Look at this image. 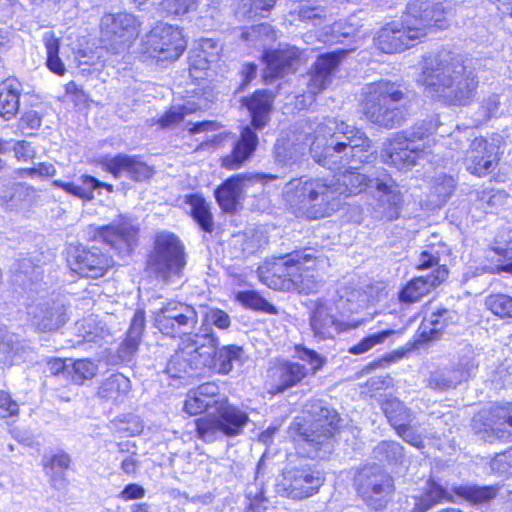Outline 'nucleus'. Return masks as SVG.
Returning <instances> with one entry per match:
<instances>
[{
    "label": "nucleus",
    "mask_w": 512,
    "mask_h": 512,
    "mask_svg": "<svg viewBox=\"0 0 512 512\" xmlns=\"http://www.w3.org/2000/svg\"><path fill=\"white\" fill-rule=\"evenodd\" d=\"M308 369L299 363H285L273 371V392L281 393L294 387L307 375Z\"/></svg>",
    "instance_id": "72a5a7b5"
},
{
    "label": "nucleus",
    "mask_w": 512,
    "mask_h": 512,
    "mask_svg": "<svg viewBox=\"0 0 512 512\" xmlns=\"http://www.w3.org/2000/svg\"><path fill=\"white\" fill-rule=\"evenodd\" d=\"M374 457L380 461L402 463L404 460L403 447L395 441H382L374 448Z\"/></svg>",
    "instance_id": "49530a36"
},
{
    "label": "nucleus",
    "mask_w": 512,
    "mask_h": 512,
    "mask_svg": "<svg viewBox=\"0 0 512 512\" xmlns=\"http://www.w3.org/2000/svg\"><path fill=\"white\" fill-rule=\"evenodd\" d=\"M185 48L182 32L168 24H158L142 39V52L161 62L177 60Z\"/></svg>",
    "instance_id": "4468645a"
},
{
    "label": "nucleus",
    "mask_w": 512,
    "mask_h": 512,
    "mask_svg": "<svg viewBox=\"0 0 512 512\" xmlns=\"http://www.w3.org/2000/svg\"><path fill=\"white\" fill-rule=\"evenodd\" d=\"M43 41L46 48V65L48 69L57 74V75H64L66 68L64 63L59 57V48H60V42L59 39L55 37V35L52 32H46L43 35Z\"/></svg>",
    "instance_id": "a19ab883"
},
{
    "label": "nucleus",
    "mask_w": 512,
    "mask_h": 512,
    "mask_svg": "<svg viewBox=\"0 0 512 512\" xmlns=\"http://www.w3.org/2000/svg\"><path fill=\"white\" fill-rule=\"evenodd\" d=\"M187 203L191 208V215L198 225L206 232H212L213 220L209 206L205 199L197 194L187 197Z\"/></svg>",
    "instance_id": "58836bf2"
},
{
    "label": "nucleus",
    "mask_w": 512,
    "mask_h": 512,
    "mask_svg": "<svg viewBox=\"0 0 512 512\" xmlns=\"http://www.w3.org/2000/svg\"><path fill=\"white\" fill-rule=\"evenodd\" d=\"M249 422L248 414L232 405L228 399L222 400L213 414L195 421L197 436L204 442H214L226 437L240 435Z\"/></svg>",
    "instance_id": "9d476101"
},
{
    "label": "nucleus",
    "mask_w": 512,
    "mask_h": 512,
    "mask_svg": "<svg viewBox=\"0 0 512 512\" xmlns=\"http://www.w3.org/2000/svg\"><path fill=\"white\" fill-rule=\"evenodd\" d=\"M395 429L397 434L402 437L405 442L416 448L423 447L421 435L414 430V428L411 426V422H404Z\"/></svg>",
    "instance_id": "13d9d810"
},
{
    "label": "nucleus",
    "mask_w": 512,
    "mask_h": 512,
    "mask_svg": "<svg viewBox=\"0 0 512 512\" xmlns=\"http://www.w3.org/2000/svg\"><path fill=\"white\" fill-rule=\"evenodd\" d=\"M409 16L413 15L415 27L422 28L419 34L425 38L433 30H445L450 26L453 15L452 9L442 3H431L424 0H414L408 3L406 8Z\"/></svg>",
    "instance_id": "412c9836"
},
{
    "label": "nucleus",
    "mask_w": 512,
    "mask_h": 512,
    "mask_svg": "<svg viewBox=\"0 0 512 512\" xmlns=\"http://www.w3.org/2000/svg\"><path fill=\"white\" fill-rule=\"evenodd\" d=\"M219 340L213 330L202 327L194 335L182 339L167 363V373L180 377L189 370L214 368L219 374H229L234 364H242L244 351L236 345H226L217 350Z\"/></svg>",
    "instance_id": "f03ea898"
},
{
    "label": "nucleus",
    "mask_w": 512,
    "mask_h": 512,
    "mask_svg": "<svg viewBox=\"0 0 512 512\" xmlns=\"http://www.w3.org/2000/svg\"><path fill=\"white\" fill-rule=\"evenodd\" d=\"M225 399L226 397L219 393V387L215 383L208 382L188 393L184 409L190 415H196L210 408L216 410L220 402Z\"/></svg>",
    "instance_id": "7c9ffc66"
},
{
    "label": "nucleus",
    "mask_w": 512,
    "mask_h": 512,
    "mask_svg": "<svg viewBox=\"0 0 512 512\" xmlns=\"http://www.w3.org/2000/svg\"><path fill=\"white\" fill-rule=\"evenodd\" d=\"M137 230L126 221L112 223L99 229V237L119 254H128L136 240Z\"/></svg>",
    "instance_id": "c756f323"
},
{
    "label": "nucleus",
    "mask_w": 512,
    "mask_h": 512,
    "mask_svg": "<svg viewBox=\"0 0 512 512\" xmlns=\"http://www.w3.org/2000/svg\"><path fill=\"white\" fill-rule=\"evenodd\" d=\"M498 147L484 138H475L471 141L465 154L466 169L479 177L492 172L499 161Z\"/></svg>",
    "instance_id": "b1692460"
},
{
    "label": "nucleus",
    "mask_w": 512,
    "mask_h": 512,
    "mask_svg": "<svg viewBox=\"0 0 512 512\" xmlns=\"http://www.w3.org/2000/svg\"><path fill=\"white\" fill-rule=\"evenodd\" d=\"M198 311L191 305L170 301L154 313L156 328L170 337L181 336V341L189 335L198 323Z\"/></svg>",
    "instance_id": "2eb2a0df"
},
{
    "label": "nucleus",
    "mask_w": 512,
    "mask_h": 512,
    "mask_svg": "<svg viewBox=\"0 0 512 512\" xmlns=\"http://www.w3.org/2000/svg\"><path fill=\"white\" fill-rule=\"evenodd\" d=\"M509 468H512V449L496 455L491 461V469L497 473H509Z\"/></svg>",
    "instance_id": "69168bd1"
},
{
    "label": "nucleus",
    "mask_w": 512,
    "mask_h": 512,
    "mask_svg": "<svg viewBox=\"0 0 512 512\" xmlns=\"http://www.w3.org/2000/svg\"><path fill=\"white\" fill-rule=\"evenodd\" d=\"M367 188L378 193V204L382 210L377 211L375 217L385 220L398 218L402 195L384 170L372 176L350 168L337 177V183L306 176L294 178L284 186L283 199L297 217L319 219L338 209L339 195L357 194Z\"/></svg>",
    "instance_id": "f257e3e1"
},
{
    "label": "nucleus",
    "mask_w": 512,
    "mask_h": 512,
    "mask_svg": "<svg viewBox=\"0 0 512 512\" xmlns=\"http://www.w3.org/2000/svg\"><path fill=\"white\" fill-rule=\"evenodd\" d=\"M144 329L145 313L143 310H137L131 320L130 327L127 331V337L140 342Z\"/></svg>",
    "instance_id": "052dcab7"
},
{
    "label": "nucleus",
    "mask_w": 512,
    "mask_h": 512,
    "mask_svg": "<svg viewBox=\"0 0 512 512\" xmlns=\"http://www.w3.org/2000/svg\"><path fill=\"white\" fill-rule=\"evenodd\" d=\"M418 82L425 91L451 105H468L477 93L475 70L458 59H428Z\"/></svg>",
    "instance_id": "20e7f679"
},
{
    "label": "nucleus",
    "mask_w": 512,
    "mask_h": 512,
    "mask_svg": "<svg viewBox=\"0 0 512 512\" xmlns=\"http://www.w3.org/2000/svg\"><path fill=\"white\" fill-rule=\"evenodd\" d=\"M394 333L393 330H385L371 334L362 339L358 344L350 347L349 352L354 355L366 353L374 346L382 344L389 336Z\"/></svg>",
    "instance_id": "603ef678"
},
{
    "label": "nucleus",
    "mask_w": 512,
    "mask_h": 512,
    "mask_svg": "<svg viewBox=\"0 0 512 512\" xmlns=\"http://www.w3.org/2000/svg\"><path fill=\"white\" fill-rule=\"evenodd\" d=\"M67 263L73 272L90 279L104 277L114 265L112 257L95 246L71 249L68 253Z\"/></svg>",
    "instance_id": "6ab92c4d"
},
{
    "label": "nucleus",
    "mask_w": 512,
    "mask_h": 512,
    "mask_svg": "<svg viewBox=\"0 0 512 512\" xmlns=\"http://www.w3.org/2000/svg\"><path fill=\"white\" fill-rule=\"evenodd\" d=\"M457 319V313L454 310L438 309L424 318L419 328L420 337L425 341L435 340L446 327L455 323Z\"/></svg>",
    "instance_id": "473e14b6"
},
{
    "label": "nucleus",
    "mask_w": 512,
    "mask_h": 512,
    "mask_svg": "<svg viewBox=\"0 0 512 512\" xmlns=\"http://www.w3.org/2000/svg\"><path fill=\"white\" fill-rule=\"evenodd\" d=\"M102 166L116 178L126 175L135 181L147 180L153 174L152 168L137 155L106 156L102 159Z\"/></svg>",
    "instance_id": "a878e982"
},
{
    "label": "nucleus",
    "mask_w": 512,
    "mask_h": 512,
    "mask_svg": "<svg viewBox=\"0 0 512 512\" xmlns=\"http://www.w3.org/2000/svg\"><path fill=\"white\" fill-rule=\"evenodd\" d=\"M131 390L129 378L121 373L112 374L104 379L98 388L97 397L103 403L114 405L123 403Z\"/></svg>",
    "instance_id": "2f4dec72"
},
{
    "label": "nucleus",
    "mask_w": 512,
    "mask_h": 512,
    "mask_svg": "<svg viewBox=\"0 0 512 512\" xmlns=\"http://www.w3.org/2000/svg\"><path fill=\"white\" fill-rule=\"evenodd\" d=\"M362 96L363 113L373 124L392 129L406 120L408 94L400 84L384 79L372 82L363 87Z\"/></svg>",
    "instance_id": "39448f33"
},
{
    "label": "nucleus",
    "mask_w": 512,
    "mask_h": 512,
    "mask_svg": "<svg viewBox=\"0 0 512 512\" xmlns=\"http://www.w3.org/2000/svg\"><path fill=\"white\" fill-rule=\"evenodd\" d=\"M323 483L324 476L319 470L303 466L284 471L277 489L286 497L304 499L317 493Z\"/></svg>",
    "instance_id": "a211bd4d"
},
{
    "label": "nucleus",
    "mask_w": 512,
    "mask_h": 512,
    "mask_svg": "<svg viewBox=\"0 0 512 512\" xmlns=\"http://www.w3.org/2000/svg\"><path fill=\"white\" fill-rule=\"evenodd\" d=\"M23 173L31 178L41 177V178H49L56 174V169L51 163H37L32 168H27L23 170Z\"/></svg>",
    "instance_id": "338daca9"
},
{
    "label": "nucleus",
    "mask_w": 512,
    "mask_h": 512,
    "mask_svg": "<svg viewBox=\"0 0 512 512\" xmlns=\"http://www.w3.org/2000/svg\"><path fill=\"white\" fill-rule=\"evenodd\" d=\"M240 3L237 8V15L246 18H254L256 16L264 17L266 12L274 6L276 0L267 1L264 3L262 0H239Z\"/></svg>",
    "instance_id": "de8ad7c7"
},
{
    "label": "nucleus",
    "mask_w": 512,
    "mask_h": 512,
    "mask_svg": "<svg viewBox=\"0 0 512 512\" xmlns=\"http://www.w3.org/2000/svg\"><path fill=\"white\" fill-rule=\"evenodd\" d=\"M197 50L206 54L210 61H218L222 48L217 41L207 38L200 41Z\"/></svg>",
    "instance_id": "774afa93"
},
{
    "label": "nucleus",
    "mask_w": 512,
    "mask_h": 512,
    "mask_svg": "<svg viewBox=\"0 0 512 512\" xmlns=\"http://www.w3.org/2000/svg\"><path fill=\"white\" fill-rule=\"evenodd\" d=\"M453 491L460 497H463L474 503L487 502L493 499L497 494V489L492 486H459L454 487Z\"/></svg>",
    "instance_id": "a18cd8bd"
},
{
    "label": "nucleus",
    "mask_w": 512,
    "mask_h": 512,
    "mask_svg": "<svg viewBox=\"0 0 512 512\" xmlns=\"http://www.w3.org/2000/svg\"><path fill=\"white\" fill-rule=\"evenodd\" d=\"M241 38L258 48H265L276 39V32L268 23L250 27L241 33Z\"/></svg>",
    "instance_id": "ea45409f"
},
{
    "label": "nucleus",
    "mask_w": 512,
    "mask_h": 512,
    "mask_svg": "<svg viewBox=\"0 0 512 512\" xmlns=\"http://www.w3.org/2000/svg\"><path fill=\"white\" fill-rule=\"evenodd\" d=\"M0 410L2 418L13 417L19 413L17 402L11 398L8 392L3 390H0Z\"/></svg>",
    "instance_id": "680f3d73"
},
{
    "label": "nucleus",
    "mask_w": 512,
    "mask_h": 512,
    "mask_svg": "<svg viewBox=\"0 0 512 512\" xmlns=\"http://www.w3.org/2000/svg\"><path fill=\"white\" fill-rule=\"evenodd\" d=\"M186 265L184 246L172 233H160L147 261L148 270L163 281L179 277Z\"/></svg>",
    "instance_id": "f8f14e48"
},
{
    "label": "nucleus",
    "mask_w": 512,
    "mask_h": 512,
    "mask_svg": "<svg viewBox=\"0 0 512 512\" xmlns=\"http://www.w3.org/2000/svg\"><path fill=\"white\" fill-rule=\"evenodd\" d=\"M478 362L475 360V351L466 345L459 356L458 362L450 368L438 370L431 374L429 386L436 390H449L467 381L476 374Z\"/></svg>",
    "instance_id": "aec40b11"
},
{
    "label": "nucleus",
    "mask_w": 512,
    "mask_h": 512,
    "mask_svg": "<svg viewBox=\"0 0 512 512\" xmlns=\"http://www.w3.org/2000/svg\"><path fill=\"white\" fill-rule=\"evenodd\" d=\"M302 57V52L294 46H285L273 51H266L264 59L266 70L264 78L281 77L296 69Z\"/></svg>",
    "instance_id": "cd10ccee"
},
{
    "label": "nucleus",
    "mask_w": 512,
    "mask_h": 512,
    "mask_svg": "<svg viewBox=\"0 0 512 512\" xmlns=\"http://www.w3.org/2000/svg\"><path fill=\"white\" fill-rule=\"evenodd\" d=\"M344 54V51H339L323 54L317 58L313 70L306 77L307 92L297 96L300 108L310 106L314 102V97L331 83L332 74Z\"/></svg>",
    "instance_id": "4be33fe9"
},
{
    "label": "nucleus",
    "mask_w": 512,
    "mask_h": 512,
    "mask_svg": "<svg viewBox=\"0 0 512 512\" xmlns=\"http://www.w3.org/2000/svg\"><path fill=\"white\" fill-rule=\"evenodd\" d=\"M100 26L102 39L115 53L126 50L139 33V22L130 13L105 14Z\"/></svg>",
    "instance_id": "f3484780"
},
{
    "label": "nucleus",
    "mask_w": 512,
    "mask_h": 512,
    "mask_svg": "<svg viewBox=\"0 0 512 512\" xmlns=\"http://www.w3.org/2000/svg\"><path fill=\"white\" fill-rule=\"evenodd\" d=\"M278 177L274 174L266 173H242L227 179L215 191V197L219 206L226 212L236 210L237 204L247 182H259L266 184L276 180Z\"/></svg>",
    "instance_id": "5701e85b"
},
{
    "label": "nucleus",
    "mask_w": 512,
    "mask_h": 512,
    "mask_svg": "<svg viewBox=\"0 0 512 512\" xmlns=\"http://www.w3.org/2000/svg\"><path fill=\"white\" fill-rule=\"evenodd\" d=\"M231 245L234 249L239 250V253L235 254V257L253 254L260 247L259 241L256 240L253 235H249V233L233 236Z\"/></svg>",
    "instance_id": "864d4df0"
},
{
    "label": "nucleus",
    "mask_w": 512,
    "mask_h": 512,
    "mask_svg": "<svg viewBox=\"0 0 512 512\" xmlns=\"http://www.w3.org/2000/svg\"><path fill=\"white\" fill-rule=\"evenodd\" d=\"M435 124L422 120L408 130L396 133L385 150L384 162L398 170L409 169L421 160L433 161Z\"/></svg>",
    "instance_id": "423d86ee"
},
{
    "label": "nucleus",
    "mask_w": 512,
    "mask_h": 512,
    "mask_svg": "<svg viewBox=\"0 0 512 512\" xmlns=\"http://www.w3.org/2000/svg\"><path fill=\"white\" fill-rule=\"evenodd\" d=\"M316 266L317 257L313 249L294 251L278 258L264 279L275 290L293 287L299 292L310 294L319 286L318 276L315 274Z\"/></svg>",
    "instance_id": "0eeeda50"
},
{
    "label": "nucleus",
    "mask_w": 512,
    "mask_h": 512,
    "mask_svg": "<svg viewBox=\"0 0 512 512\" xmlns=\"http://www.w3.org/2000/svg\"><path fill=\"white\" fill-rule=\"evenodd\" d=\"M53 185L63 189L68 194L84 200L93 199L94 190L101 187H106L109 191H112V185L105 184L89 175H82L77 182L54 180Z\"/></svg>",
    "instance_id": "c9c22d12"
},
{
    "label": "nucleus",
    "mask_w": 512,
    "mask_h": 512,
    "mask_svg": "<svg viewBox=\"0 0 512 512\" xmlns=\"http://www.w3.org/2000/svg\"><path fill=\"white\" fill-rule=\"evenodd\" d=\"M199 0H163L162 8L171 15H183L197 8Z\"/></svg>",
    "instance_id": "5fc2aeb1"
},
{
    "label": "nucleus",
    "mask_w": 512,
    "mask_h": 512,
    "mask_svg": "<svg viewBox=\"0 0 512 512\" xmlns=\"http://www.w3.org/2000/svg\"><path fill=\"white\" fill-rule=\"evenodd\" d=\"M486 307L500 318H512V297L505 294H494L486 298Z\"/></svg>",
    "instance_id": "8fccbe9b"
},
{
    "label": "nucleus",
    "mask_w": 512,
    "mask_h": 512,
    "mask_svg": "<svg viewBox=\"0 0 512 512\" xmlns=\"http://www.w3.org/2000/svg\"><path fill=\"white\" fill-rule=\"evenodd\" d=\"M209 324H213L220 329H226L230 326V317L222 310L209 309L204 314L203 323L200 329L204 326L211 329Z\"/></svg>",
    "instance_id": "6e6d98bb"
},
{
    "label": "nucleus",
    "mask_w": 512,
    "mask_h": 512,
    "mask_svg": "<svg viewBox=\"0 0 512 512\" xmlns=\"http://www.w3.org/2000/svg\"><path fill=\"white\" fill-rule=\"evenodd\" d=\"M187 113L186 107L174 106L158 120V123L162 127H171L181 122Z\"/></svg>",
    "instance_id": "bf43d9fd"
},
{
    "label": "nucleus",
    "mask_w": 512,
    "mask_h": 512,
    "mask_svg": "<svg viewBox=\"0 0 512 512\" xmlns=\"http://www.w3.org/2000/svg\"><path fill=\"white\" fill-rule=\"evenodd\" d=\"M452 495L441 484L433 479L426 481L425 486L419 496L415 497V512H426L435 505L451 501Z\"/></svg>",
    "instance_id": "f704fd0d"
},
{
    "label": "nucleus",
    "mask_w": 512,
    "mask_h": 512,
    "mask_svg": "<svg viewBox=\"0 0 512 512\" xmlns=\"http://www.w3.org/2000/svg\"><path fill=\"white\" fill-rule=\"evenodd\" d=\"M307 412L313 417L311 425L306 428L296 422L290 427L291 434L295 442L303 443L308 447L309 457L324 458L332 452L334 447V436L339 423L338 413L322 406L319 401L312 403L310 408H307Z\"/></svg>",
    "instance_id": "1a4fd4ad"
},
{
    "label": "nucleus",
    "mask_w": 512,
    "mask_h": 512,
    "mask_svg": "<svg viewBox=\"0 0 512 512\" xmlns=\"http://www.w3.org/2000/svg\"><path fill=\"white\" fill-rule=\"evenodd\" d=\"M358 495L373 510L386 507L394 491L392 477L380 466H365L355 478Z\"/></svg>",
    "instance_id": "ddd939ff"
},
{
    "label": "nucleus",
    "mask_w": 512,
    "mask_h": 512,
    "mask_svg": "<svg viewBox=\"0 0 512 512\" xmlns=\"http://www.w3.org/2000/svg\"><path fill=\"white\" fill-rule=\"evenodd\" d=\"M309 137L294 131L281 133L274 145V159L283 166L298 161L306 152Z\"/></svg>",
    "instance_id": "bb28decb"
},
{
    "label": "nucleus",
    "mask_w": 512,
    "mask_h": 512,
    "mask_svg": "<svg viewBox=\"0 0 512 512\" xmlns=\"http://www.w3.org/2000/svg\"><path fill=\"white\" fill-rule=\"evenodd\" d=\"M117 459H120V468L123 473L133 475L139 467L138 454L136 445L131 441H123L117 443Z\"/></svg>",
    "instance_id": "79ce46f5"
},
{
    "label": "nucleus",
    "mask_w": 512,
    "mask_h": 512,
    "mask_svg": "<svg viewBox=\"0 0 512 512\" xmlns=\"http://www.w3.org/2000/svg\"><path fill=\"white\" fill-rule=\"evenodd\" d=\"M295 356L310 365V371L312 374H316L325 365L327 359L317 353L315 350L309 349L303 345H296Z\"/></svg>",
    "instance_id": "3c124183"
},
{
    "label": "nucleus",
    "mask_w": 512,
    "mask_h": 512,
    "mask_svg": "<svg viewBox=\"0 0 512 512\" xmlns=\"http://www.w3.org/2000/svg\"><path fill=\"white\" fill-rule=\"evenodd\" d=\"M42 125V116L35 110H28L24 112L18 122L21 130H37Z\"/></svg>",
    "instance_id": "0e129e2a"
},
{
    "label": "nucleus",
    "mask_w": 512,
    "mask_h": 512,
    "mask_svg": "<svg viewBox=\"0 0 512 512\" xmlns=\"http://www.w3.org/2000/svg\"><path fill=\"white\" fill-rule=\"evenodd\" d=\"M251 116V126L242 128L240 138L229 155L222 158V166L229 170L239 169L248 160L258 145V137L253 129H263L270 120L273 95L266 90L255 91L242 100Z\"/></svg>",
    "instance_id": "6e6552de"
},
{
    "label": "nucleus",
    "mask_w": 512,
    "mask_h": 512,
    "mask_svg": "<svg viewBox=\"0 0 512 512\" xmlns=\"http://www.w3.org/2000/svg\"><path fill=\"white\" fill-rule=\"evenodd\" d=\"M413 15L409 16L407 10L400 22H393L382 28L375 38L376 47L384 53H400L422 40V28L415 27Z\"/></svg>",
    "instance_id": "dca6fc26"
},
{
    "label": "nucleus",
    "mask_w": 512,
    "mask_h": 512,
    "mask_svg": "<svg viewBox=\"0 0 512 512\" xmlns=\"http://www.w3.org/2000/svg\"><path fill=\"white\" fill-rule=\"evenodd\" d=\"M371 140L359 128L334 118L315 123L310 154L321 166L338 170L355 160L362 162Z\"/></svg>",
    "instance_id": "7ed1b4c3"
},
{
    "label": "nucleus",
    "mask_w": 512,
    "mask_h": 512,
    "mask_svg": "<svg viewBox=\"0 0 512 512\" xmlns=\"http://www.w3.org/2000/svg\"><path fill=\"white\" fill-rule=\"evenodd\" d=\"M139 343V341L126 336L117 351L120 361L130 362L138 350Z\"/></svg>",
    "instance_id": "e2e57ef3"
},
{
    "label": "nucleus",
    "mask_w": 512,
    "mask_h": 512,
    "mask_svg": "<svg viewBox=\"0 0 512 512\" xmlns=\"http://www.w3.org/2000/svg\"><path fill=\"white\" fill-rule=\"evenodd\" d=\"M448 276L445 266L436 267L426 276L415 277L400 291L399 299L405 303H415L440 285Z\"/></svg>",
    "instance_id": "c85d7f7f"
},
{
    "label": "nucleus",
    "mask_w": 512,
    "mask_h": 512,
    "mask_svg": "<svg viewBox=\"0 0 512 512\" xmlns=\"http://www.w3.org/2000/svg\"><path fill=\"white\" fill-rule=\"evenodd\" d=\"M28 315L31 325L39 332H55L67 322L66 307L58 301L33 305Z\"/></svg>",
    "instance_id": "393cba45"
},
{
    "label": "nucleus",
    "mask_w": 512,
    "mask_h": 512,
    "mask_svg": "<svg viewBox=\"0 0 512 512\" xmlns=\"http://www.w3.org/2000/svg\"><path fill=\"white\" fill-rule=\"evenodd\" d=\"M339 316L331 313V307L324 302H318L310 317V327L313 336L318 340L333 338L336 334L358 327L361 320L349 319V315L358 311L359 306L349 298L341 296L335 304Z\"/></svg>",
    "instance_id": "9b49d317"
},
{
    "label": "nucleus",
    "mask_w": 512,
    "mask_h": 512,
    "mask_svg": "<svg viewBox=\"0 0 512 512\" xmlns=\"http://www.w3.org/2000/svg\"><path fill=\"white\" fill-rule=\"evenodd\" d=\"M292 14L296 15L300 21L311 22L313 25L320 24L321 20L326 18L325 8L310 0L301 1Z\"/></svg>",
    "instance_id": "c03bdc74"
},
{
    "label": "nucleus",
    "mask_w": 512,
    "mask_h": 512,
    "mask_svg": "<svg viewBox=\"0 0 512 512\" xmlns=\"http://www.w3.org/2000/svg\"><path fill=\"white\" fill-rule=\"evenodd\" d=\"M444 250V246L435 247V245L432 244L430 249L424 250L420 254L418 268L426 269L433 267L434 265L439 267L440 265H438V263L440 260V254L444 252Z\"/></svg>",
    "instance_id": "4d7b16f0"
},
{
    "label": "nucleus",
    "mask_w": 512,
    "mask_h": 512,
    "mask_svg": "<svg viewBox=\"0 0 512 512\" xmlns=\"http://www.w3.org/2000/svg\"><path fill=\"white\" fill-rule=\"evenodd\" d=\"M381 407L394 428H397L404 422H412L414 420L412 412L400 400L391 395L386 396L382 400Z\"/></svg>",
    "instance_id": "4c0bfd02"
},
{
    "label": "nucleus",
    "mask_w": 512,
    "mask_h": 512,
    "mask_svg": "<svg viewBox=\"0 0 512 512\" xmlns=\"http://www.w3.org/2000/svg\"><path fill=\"white\" fill-rule=\"evenodd\" d=\"M236 298L242 305L247 308L270 314L276 313L275 307L255 291L239 292Z\"/></svg>",
    "instance_id": "09e8293b"
},
{
    "label": "nucleus",
    "mask_w": 512,
    "mask_h": 512,
    "mask_svg": "<svg viewBox=\"0 0 512 512\" xmlns=\"http://www.w3.org/2000/svg\"><path fill=\"white\" fill-rule=\"evenodd\" d=\"M68 361L70 362L68 374L71 376L72 382L77 385H82L85 381L93 379L97 374V365L89 359L75 361L68 359Z\"/></svg>",
    "instance_id": "37998d69"
},
{
    "label": "nucleus",
    "mask_w": 512,
    "mask_h": 512,
    "mask_svg": "<svg viewBox=\"0 0 512 512\" xmlns=\"http://www.w3.org/2000/svg\"><path fill=\"white\" fill-rule=\"evenodd\" d=\"M21 83L16 79H6L0 86V116L4 120L14 118L19 109Z\"/></svg>",
    "instance_id": "e433bc0d"
}]
</instances>
